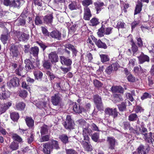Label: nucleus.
I'll return each instance as SVG.
<instances>
[{"mask_svg": "<svg viewBox=\"0 0 154 154\" xmlns=\"http://www.w3.org/2000/svg\"><path fill=\"white\" fill-rule=\"evenodd\" d=\"M12 105L11 102H8L6 104H0V113L2 114L5 112Z\"/></svg>", "mask_w": 154, "mask_h": 154, "instance_id": "9d476101", "label": "nucleus"}, {"mask_svg": "<svg viewBox=\"0 0 154 154\" xmlns=\"http://www.w3.org/2000/svg\"><path fill=\"white\" fill-rule=\"evenodd\" d=\"M16 36L19 41H24L28 39L29 36L28 34L20 32H17Z\"/></svg>", "mask_w": 154, "mask_h": 154, "instance_id": "0eeeda50", "label": "nucleus"}, {"mask_svg": "<svg viewBox=\"0 0 154 154\" xmlns=\"http://www.w3.org/2000/svg\"><path fill=\"white\" fill-rule=\"evenodd\" d=\"M47 75L50 77V79L51 80H52L55 78V76L50 71H47L46 72Z\"/></svg>", "mask_w": 154, "mask_h": 154, "instance_id": "338daca9", "label": "nucleus"}, {"mask_svg": "<svg viewBox=\"0 0 154 154\" xmlns=\"http://www.w3.org/2000/svg\"><path fill=\"white\" fill-rule=\"evenodd\" d=\"M59 138L61 141L64 143H66L68 142V137L65 134H63L60 136Z\"/></svg>", "mask_w": 154, "mask_h": 154, "instance_id": "f704fd0d", "label": "nucleus"}, {"mask_svg": "<svg viewBox=\"0 0 154 154\" xmlns=\"http://www.w3.org/2000/svg\"><path fill=\"white\" fill-rule=\"evenodd\" d=\"M80 125L83 128V135L84 140L89 141L90 138L88 135H90V131L91 130L88 128V124L85 121H83L80 123Z\"/></svg>", "mask_w": 154, "mask_h": 154, "instance_id": "f257e3e1", "label": "nucleus"}, {"mask_svg": "<svg viewBox=\"0 0 154 154\" xmlns=\"http://www.w3.org/2000/svg\"><path fill=\"white\" fill-rule=\"evenodd\" d=\"M49 59L53 63H55L58 61V57L56 52L55 51L50 53L48 56Z\"/></svg>", "mask_w": 154, "mask_h": 154, "instance_id": "1a4fd4ad", "label": "nucleus"}, {"mask_svg": "<svg viewBox=\"0 0 154 154\" xmlns=\"http://www.w3.org/2000/svg\"><path fill=\"white\" fill-rule=\"evenodd\" d=\"M151 97V96L149 94L145 92L143 94V95L141 97V98L143 100L147 98H150Z\"/></svg>", "mask_w": 154, "mask_h": 154, "instance_id": "13d9d810", "label": "nucleus"}, {"mask_svg": "<svg viewBox=\"0 0 154 154\" xmlns=\"http://www.w3.org/2000/svg\"><path fill=\"white\" fill-rule=\"evenodd\" d=\"M24 63L26 64L25 67L27 70H29L34 68L33 63L29 59H26L24 61Z\"/></svg>", "mask_w": 154, "mask_h": 154, "instance_id": "4be33fe9", "label": "nucleus"}, {"mask_svg": "<svg viewBox=\"0 0 154 154\" xmlns=\"http://www.w3.org/2000/svg\"><path fill=\"white\" fill-rule=\"evenodd\" d=\"M39 48L38 47L36 46L32 47L31 48L29 53L31 54H32L34 57H37L38 54Z\"/></svg>", "mask_w": 154, "mask_h": 154, "instance_id": "b1692460", "label": "nucleus"}, {"mask_svg": "<svg viewBox=\"0 0 154 154\" xmlns=\"http://www.w3.org/2000/svg\"><path fill=\"white\" fill-rule=\"evenodd\" d=\"M138 57L140 64H143L146 61L149 62V57L147 55L143 54V53H142L140 56Z\"/></svg>", "mask_w": 154, "mask_h": 154, "instance_id": "4468645a", "label": "nucleus"}, {"mask_svg": "<svg viewBox=\"0 0 154 154\" xmlns=\"http://www.w3.org/2000/svg\"><path fill=\"white\" fill-rule=\"evenodd\" d=\"M142 4L140 2H137L134 11V15L140 13L142 10Z\"/></svg>", "mask_w": 154, "mask_h": 154, "instance_id": "a878e982", "label": "nucleus"}, {"mask_svg": "<svg viewBox=\"0 0 154 154\" xmlns=\"http://www.w3.org/2000/svg\"><path fill=\"white\" fill-rule=\"evenodd\" d=\"M44 148L43 149L44 152L46 154H50L52 148L51 146L49 143H45L43 146Z\"/></svg>", "mask_w": 154, "mask_h": 154, "instance_id": "dca6fc26", "label": "nucleus"}, {"mask_svg": "<svg viewBox=\"0 0 154 154\" xmlns=\"http://www.w3.org/2000/svg\"><path fill=\"white\" fill-rule=\"evenodd\" d=\"M25 106V104L23 102H20L16 104V107L18 110L23 109Z\"/></svg>", "mask_w": 154, "mask_h": 154, "instance_id": "c9c22d12", "label": "nucleus"}, {"mask_svg": "<svg viewBox=\"0 0 154 154\" xmlns=\"http://www.w3.org/2000/svg\"><path fill=\"white\" fill-rule=\"evenodd\" d=\"M76 6V2H73L69 4V8L70 10H72L75 9Z\"/></svg>", "mask_w": 154, "mask_h": 154, "instance_id": "052dcab7", "label": "nucleus"}, {"mask_svg": "<svg viewBox=\"0 0 154 154\" xmlns=\"http://www.w3.org/2000/svg\"><path fill=\"white\" fill-rule=\"evenodd\" d=\"M86 59L89 62L91 61L93 59L91 54L90 53H88L86 56Z\"/></svg>", "mask_w": 154, "mask_h": 154, "instance_id": "69168bd1", "label": "nucleus"}, {"mask_svg": "<svg viewBox=\"0 0 154 154\" xmlns=\"http://www.w3.org/2000/svg\"><path fill=\"white\" fill-rule=\"evenodd\" d=\"M107 141L109 145V148L112 149H114L115 145L117 143L114 137H108Z\"/></svg>", "mask_w": 154, "mask_h": 154, "instance_id": "f8f14e48", "label": "nucleus"}, {"mask_svg": "<svg viewBox=\"0 0 154 154\" xmlns=\"http://www.w3.org/2000/svg\"><path fill=\"white\" fill-rule=\"evenodd\" d=\"M11 119L14 122H16L18 119L19 116L18 113L15 112H12L10 114Z\"/></svg>", "mask_w": 154, "mask_h": 154, "instance_id": "7c9ffc66", "label": "nucleus"}, {"mask_svg": "<svg viewBox=\"0 0 154 154\" xmlns=\"http://www.w3.org/2000/svg\"><path fill=\"white\" fill-rule=\"evenodd\" d=\"M21 2H23V1L19 0L16 1L13 0L11 2L10 7L14 8H18L20 5Z\"/></svg>", "mask_w": 154, "mask_h": 154, "instance_id": "c756f323", "label": "nucleus"}, {"mask_svg": "<svg viewBox=\"0 0 154 154\" xmlns=\"http://www.w3.org/2000/svg\"><path fill=\"white\" fill-rule=\"evenodd\" d=\"M94 84L95 86L98 88L101 87L103 85L102 83L97 79H95L94 80Z\"/></svg>", "mask_w": 154, "mask_h": 154, "instance_id": "5fc2aeb1", "label": "nucleus"}, {"mask_svg": "<svg viewBox=\"0 0 154 154\" xmlns=\"http://www.w3.org/2000/svg\"><path fill=\"white\" fill-rule=\"evenodd\" d=\"M48 127L44 125L41 127L40 133L42 136L47 134L48 132Z\"/></svg>", "mask_w": 154, "mask_h": 154, "instance_id": "cd10ccee", "label": "nucleus"}, {"mask_svg": "<svg viewBox=\"0 0 154 154\" xmlns=\"http://www.w3.org/2000/svg\"><path fill=\"white\" fill-rule=\"evenodd\" d=\"M94 99L97 108L99 110L103 109V106L100 97L98 95H95L94 96Z\"/></svg>", "mask_w": 154, "mask_h": 154, "instance_id": "20e7f679", "label": "nucleus"}, {"mask_svg": "<svg viewBox=\"0 0 154 154\" xmlns=\"http://www.w3.org/2000/svg\"><path fill=\"white\" fill-rule=\"evenodd\" d=\"M101 58V61L103 63H104L108 61L109 58L108 56L106 54H102L100 55Z\"/></svg>", "mask_w": 154, "mask_h": 154, "instance_id": "e433bc0d", "label": "nucleus"}, {"mask_svg": "<svg viewBox=\"0 0 154 154\" xmlns=\"http://www.w3.org/2000/svg\"><path fill=\"white\" fill-rule=\"evenodd\" d=\"M105 28H104L105 33L106 35H109L112 32V28L104 26Z\"/></svg>", "mask_w": 154, "mask_h": 154, "instance_id": "a18cd8bd", "label": "nucleus"}, {"mask_svg": "<svg viewBox=\"0 0 154 154\" xmlns=\"http://www.w3.org/2000/svg\"><path fill=\"white\" fill-rule=\"evenodd\" d=\"M74 123L72 119L71 116L67 115L66 121L63 123V125L66 129H72L74 128Z\"/></svg>", "mask_w": 154, "mask_h": 154, "instance_id": "7ed1b4c3", "label": "nucleus"}, {"mask_svg": "<svg viewBox=\"0 0 154 154\" xmlns=\"http://www.w3.org/2000/svg\"><path fill=\"white\" fill-rule=\"evenodd\" d=\"M92 140L95 142H97L99 137V134L98 133H95L91 136Z\"/></svg>", "mask_w": 154, "mask_h": 154, "instance_id": "79ce46f5", "label": "nucleus"}, {"mask_svg": "<svg viewBox=\"0 0 154 154\" xmlns=\"http://www.w3.org/2000/svg\"><path fill=\"white\" fill-rule=\"evenodd\" d=\"M26 123L28 127L32 128L34 125V121L31 117L26 116L25 119Z\"/></svg>", "mask_w": 154, "mask_h": 154, "instance_id": "412c9836", "label": "nucleus"}, {"mask_svg": "<svg viewBox=\"0 0 154 154\" xmlns=\"http://www.w3.org/2000/svg\"><path fill=\"white\" fill-rule=\"evenodd\" d=\"M19 145L17 143L13 142L9 145L10 149L12 151L15 150L19 148Z\"/></svg>", "mask_w": 154, "mask_h": 154, "instance_id": "2f4dec72", "label": "nucleus"}, {"mask_svg": "<svg viewBox=\"0 0 154 154\" xmlns=\"http://www.w3.org/2000/svg\"><path fill=\"white\" fill-rule=\"evenodd\" d=\"M69 67L67 68L63 67H61L60 68L61 70L64 72V73H66L69 71L71 69V68L70 66H68Z\"/></svg>", "mask_w": 154, "mask_h": 154, "instance_id": "680f3d73", "label": "nucleus"}, {"mask_svg": "<svg viewBox=\"0 0 154 154\" xmlns=\"http://www.w3.org/2000/svg\"><path fill=\"white\" fill-rule=\"evenodd\" d=\"M141 133L144 136V138L146 141L149 143H151L152 144L154 143V134H152L151 132L149 133H146L147 129L145 128H142Z\"/></svg>", "mask_w": 154, "mask_h": 154, "instance_id": "f03ea898", "label": "nucleus"}, {"mask_svg": "<svg viewBox=\"0 0 154 154\" xmlns=\"http://www.w3.org/2000/svg\"><path fill=\"white\" fill-rule=\"evenodd\" d=\"M19 79L17 78H14L8 83V85L10 87L17 86L19 84Z\"/></svg>", "mask_w": 154, "mask_h": 154, "instance_id": "ddd939ff", "label": "nucleus"}, {"mask_svg": "<svg viewBox=\"0 0 154 154\" xmlns=\"http://www.w3.org/2000/svg\"><path fill=\"white\" fill-rule=\"evenodd\" d=\"M9 35L8 34L6 35H2L1 37V39L3 43H5L6 41L8 40Z\"/></svg>", "mask_w": 154, "mask_h": 154, "instance_id": "09e8293b", "label": "nucleus"}, {"mask_svg": "<svg viewBox=\"0 0 154 154\" xmlns=\"http://www.w3.org/2000/svg\"><path fill=\"white\" fill-rule=\"evenodd\" d=\"M34 75L37 79H41L42 78L43 74L42 72L40 71H36L34 72Z\"/></svg>", "mask_w": 154, "mask_h": 154, "instance_id": "a19ab883", "label": "nucleus"}, {"mask_svg": "<svg viewBox=\"0 0 154 154\" xmlns=\"http://www.w3.org/2000/svg\"><path fill=\"white\" fill-rule=\"evenodd\" d=\"M137 43L139 47H141L143 45V42L140 38H137Z\"/></svg>", "mask_w": 154, "mask_h": 154, "instance_id": "0e129e2a", "label": "nucleus"}, {"mask_svg": "<svg viewBox=\"0 0 154 154\" xmlns=\"http://www.w3.org/2000/svg\"><path fill=\"white\" fill-rule=\"evenodd\" d=\"M131 50L133 52V53L134 54L138 51V47L133 41V40H132L131 41Z\"/></svg>", "mask_w": 154, "mask_h": 154, "instance_id": "72a5a7b5", "label": "nucleus"}, {"mask_svg": "<svg viewBox=\"0 0 154 154\" xmlns=\"http://www.w3.org/2000/svg\"><path fill=\"white\" fill-rule=\"evenodd\" d=\"M118 108L120 111H123L125 110L126 108V106L124 103H122L121 104L118 105Z\"/></svg>", "mask_w": 154, "mask_h": 154, "instance_id": "3c124183", "label": "nucleus"}, {"mask_svg": "<svg viewBox=\"0 0 154 154\" xmlns=\"http://www.w3.org/2000/svg\"><path fill=\"white\" fill-rule=\"evenodd\" d=\"M35 23L36 25L41 24L42 23V22L41 20L40 17L38 16H36L35 18Z\"/></svg>", "mask_w": 154, "mask_h": 154, "instance_id": "603ef678", "label": "nucleus"}, {"mask_svg": "<svg viewBox=\"0 0 154 154\" xmlns=\"http://www.w3.org/2000/svg\"><path fill=\"white\" fill-rule=\"evenodd\" d=\"M60 62L62 65L66 66H70L72 63V60L70 59L66 58L64 56H61L60 57Z\"/></svg>", "mask_w": 154, "mask_h": 154, "instance_id": "9b49d317", "label": "nucleus"}, {"mask_svg": "<svg viewBox=\"0 0 154 154\" xmlns=\"http://www.w3.org/2000/svg\"><path fill=\"white\" fill-rule=\"evenodd\" d=\"M50 35L53 38L58 40L61 39V33L58 31H54L51 32Z\"/></svg>", "mask_w": 154, "mask_h": 154, "instance_id": "6ab92c4d", "label": "nucleus"}, {"mask_svg": "<svg viewBox=\"0 0 154 154\" xmlns=\"http://www.w3.org/2000/svg\"><path fill=\"white\" fill-rule=\"evenodd\" d=\"M138 117L137 115L134 113L131 114L128 117V120L131 121H135Z\"/></svg>", "mask_w": 154, "mask_h": 154, "instance_id": "c03bdc74", "label": "nucleus"}, {"mask_svg": "<svg viewBox=\"0 0 154 154\" xmlns=\"http://www.w3.org/2000/svg\"><path fill=\"white\" fill-rule=\"evenodd\" d=\"M51 102L52 104L55 106H57L59 104L61 101L60 97L57 95L52 97Z\"/></svg>", "mask_w": 154, "mask_h": 154, "instance_id": "aec40b11", "label": "nucleus"}, {"mask_svg": "<svg viewBox=\"0 0 154 154\" xmlns=\"http://www.w3.org/2000/svg\"><path fill=\"white\" fill-rule=\"evenodd\" d=\"M43 66L47 69H50L51 68V63L48 60H44L43 63Z\"/></svg>", "mask_w": 154, "mask_h": 154, "instance_id": "58836bf2", "label": "nucleus"}, {"mask_svg": "<svg viewBox=\"0 0 154 154\" xmlns=\"http://www.w3.org/2000/svg\"><path fill=\"white\" fill-rule=\"evenodd\" d=\"M91 15L89 8L88 7H85L84 8V19L86 20H89Z\"/></svg>", "mask_w": 154, "mask_h": 154, "instance_id": "2eb2a0df", "label": "nucleus"}, {"mask_svg": "<svg viewBox=\"0 0 154 154\" xmlns=\"http://www.w3.org/2000/svg\"><path fill=\"white\" fill-rule=\"evenodd\" d=\"M19 95L22 97H26L27 95V92L25 90L21 91H20Z\"/></svg>", "mask_w": 154, "mask_h": 154, "instance_id": "4d7b16f0", "label": "nucleus"}, {"mask_svg": "<svg viewBox=\"0 0 154 154\" xmlns=\"http://www.w3.org/2000/svg\"><path fill=\"white\" fill-rule=\"evenodd\" d=\"M18 22L19 23L17 24L18 26L24 25L25 24V20L23 18H19L17 19Z\"/></svg>", "mask_w": 154, "mask_h": 154, "instance_id": "bf43d9fd", "label": "nucleus"}, {"mask_svg": "<svg viewBox=\"0 0 154 154\" xmlns=\"http://www.w3.org/2000/svg\"><path fill=\"white\" fill-rule=\"evenodd\" d=\"M73 110L76 113H81L84 110V109L79 105H78L75 103L73 106Z\"/></svg>", "mask_w": 154, "mask_h": 154, "instance_id": "bb28decb", "label": "nucleus"}, {"mask_svg": "<svg viewBox=\"0 0 154 154\" xmlns=\"http://www.w3.org/2000/svg\"><path fill=\"white\" fill-rule=\"evenodd\" d=\"M149 150V146H144L141 144L137 148V152L139 154H147Z\"/></svg>", "mask_w": 154, "mask_h": 154, "instance_id": "39448f33", "label": "nucleus"}, {"mask_svg": "<svg viewBox=\"0 0 154 154\" xmlns=\"http://www.w3.org/2000/svg\"><path fill=\"white\" fill-rule=\"evenodd\" d=\"M52 143L51 147L52 149H57L59 148L58 142L55 140H51Z\"/></svg>", "mask_w": 154, "mask_h": 154, "instance_id": "37998d69", "label": "nucleus"}, {"mask_svg": "<svg viewBox=\"0 0 154 154\" xmlns=\"http://www.w3.org/2000/svg\"><path fill=\"white\" fill-rule=\"evenodd\" d=\"M83 6L85 7H88L89 5L92 4V0H84L82 2Z\"/></svg>", "mask_w": 154, "mask_h": 154, "instance_id": "8fccbe9b", "label": "nucleus"}, {"mask_svg": "<svg viewBox=\"0 0 154 154\" xmlns=\"http://www.w3.org/2000/svg\"><path fill=\"white\" fill-rule=\"evenodd\" d=\"M113 69L112 66H110L107 67L105 70V71L108 74H110L112 73Z\"/></svg>", "mask_w": 154, "mask_h": 154, "instance_id": "6e6d98bb", "label": "nucleus"}, {"mask_svg": "<svg viewBox=\"0 0 154 154\" xmlns=\"http://www.w3.org/2000/svg\"><path fill=\"white\" fill-rule=\"evenodd\" d=\"M105 26H102L98 30L97 34L99 37H102L104 36L105 33Z\"/></svg>", "mask_w": 154, "mask_h": 154, "instance_id": "473e14b6", "label": "nucleus"}, {"mask_svg": "<svg viewBox=\"0 0 154 154\" xmlns=\"http://www.w3.org/2000/svg\"><path fill=\"white\" fill-rule=\"evenodd\" d=\"M131 131L134 133L136 134L137 135L141 133V130L140 128L138 127L137 128V130H135L131 128Z\"/></svg>", "mask_w": 154, "mask_h": 154, "instance_id": "864d4df0", "label": "nucleus"}, {"mask_svg": "<svg viewBox=\"0 0 154 154\" xmlns=\"http://www.w3.org/2000/svg\"><path fill=\"white\" fill-rule=\"evenodd\" d=\"M84 140L82 142V145L85 149L87 151H91L92 150L91 146L89 144L88 141Z\"/></svg>", "mask_w": 154, "mask_h": 154, "instance_id": "c85d7f7f", "label": "nucleus"}, {"mask_svg": "<svg viewBox=\"0 0 154 154\" xmlns=\"http://www.w3.org/2000/svg\"><path fill=\"white\" fill-rule=\"evenodd\" d=\"M66 152L67 154H77L76 151L72 149L67 150Z\"/></svg>", "mask_w": 154, "mask_h": 154, "instance_id": "774afa93", "label": "nucleus"}, {"mask_svg": "<svg viewBox=\"0 0 154 154\" xmlns=\"http://www.w3.org/2000/svg\"><path fill=\"white\" fill-rule=\"evenodd\" d=\"M111 66H112V68H113V70H117L120 67V66L119 64L117 63L116 62L115 63L112 64Z\"/></svg>", "mask_w": 154, "mask_h": 154, "instance_id": "e2e57ef3", "label": "nucleus"}, {"mask_svg": "<svg viewBox=\"0 0 154 154\" xmlns=\"http://www.w3.org/2000/svg\"><path fill=\"white\" fill-rule=\"evenodd\" d=\"M111 91L113 93H123L124 92V88L121 86H114L111 88Z\"/></svg>", "mask_w": 154, "mask_h": 154, "instance_id": "a211bd4d", "label": "nucleus"}, {"mask_svg": "<svg viewBox=\"0 0 154 154\" xmlns=\"http://www.w3.org/2000/svg\"><path fill=\"white\" fill-rule=\"evenodd\" d=\"M94 41L96 45L100 48H102L106 49L107 48V46L106 44L100 40H97V39L94 38Z\"/></svg>", "mask_w": 154, "mask_h": 154, "instance_id": "5701e85b", "label": "nucleus"}, {"mask_svg": "<svg viewBox=\"0 0 154 154\" xmlns=\"http://www.w3.org/2000/svg\"><path fill=\"white\" fill-rule=\"evenodd\" d=\"M1 97L0 98L2 99H6L10 97V94L8 91H3L2 93Z\"/></svg>", "mask_w": 154, "mask_h": 154, "instance_id": "4c0bfd02", "label": "nucleus"}, {"mask_svg": "<svg viewBox=\"0 0 154 154\" xmlns=\"http://www.w3.org/2000/svg\"><path fill=\"white\" fill-rule=\"evenodd\" d=\"M12 138L14 140L19 142H22V139L17 134H13Z\"/></svg>", "mask_w": 154, "mask_h": 154, "instance_id": "49530a36", "label": "nucleus"}, {"mask_svg": "<svg viewBox=\"0 0 154 154\" xmlns=\"http://www.w3.org/2000/svg\"><path fill=\"white\" fill-rule=\"evenodd\" d=\"M10 53L13 57H17L19 55L18 47L14 45H12L10 48Z\"/></svg>", "mask_w": 154, "mask_h": 154, "instance_id": "423d86ee", "label": "nucleus"}, {"mask_svg": "<svg viewBox=\"0 0 154 154\" xmlns=\"http://www.w3.org/2000/svg\"><path fill=\"white\" fill-rule=\"evenodd\" d=\"M53 18V14L51 13L45 16L43 18L44 22L47 24H51Z\"/></svg>", "mask_w": 154, "mask_h": 154, "instance_id": "f3484780", "label": "nucleus"}, {"mask_svg": "<svg viewBox=\"0 0 154 154\" xmlns=\"http://www.w3.org/2000/svg\"><path fill=\"white\" fill-rule=\"evenodd\" d=\"M49 140V136L46 135L42 136L41 135V138L40 139V142H43L48 141Z\"/></svg>", "mask_w": 154, "mask_h": 154, "instance_id": "de8ad7c7", "label": "nucleus"}, {"mask_svg": "<svg viewBox=\"0 0 154 154\" xmlns=\"http://www.w3.org/2000/svg\"><path fill=\"white\" fill-rule=\"evenodd\" d=\"M94 5L97 11V13L98 14L103 9L102 7L104 5V3L103 2H98L94 3Z\"/></svg>", "mask_w": 154, "mask_h": 154, "instance_id": "393cba45", "label": "nucleus"}, {"mask_svg": "<svg viewBox=\"0 0 154 154\" xmlns=\"http://www.w3.org/2000/svg\"><path fill=\"white\" fill-rule=\"evenodd\" d=\"M106 114L113 116L114 118L116 117L118 115V112L116 108L112 109L109 108H106L105 110Z\"/></svg>", "mask_w": 154, "mask_h": 154, "instance_id": "6e6552de", "label": "nucleus"}, {"mask_svg": "<svg viewBox=\"0 0 154 154\" xmlns=\"http://www.w3.org/2000/svg\"><path fill=\"white\" fill-rule=\"evenodd\" d=\"M99 23L98 19L95 18H93L90 21V25L94 26L97 25Z\"/></svg>", "mask_w": 154, "mask_h": 154, "instance_id": "ea45409f", "label": "nucleus"}]
</instances>
